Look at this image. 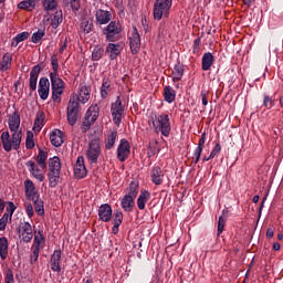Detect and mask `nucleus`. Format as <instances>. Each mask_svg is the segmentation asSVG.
Returning <instances> with one entry per match:
<instances>
[{"mask_svg": "<svg viewBox=\"0 0 283 283\" xmlns=\"http://www.w3.org/2000/svg\"><path fill=\"white\" fill-rule=\"evenodd\" d=\"M149 125L155 127L156 132H160L166 138L171 134V124H169V115L151 113Z\"/></svg>", "mask_w": 283, "mask_h": 283, "instance_id": "1", "label": "nucleus"}, {"mask_svg": "<svg viewBox=\"0 0 283 283\" xmlns=\"http://www.w3.org/2000/svg\"><path fill=\"white\" fill-rule=\"evenodd\" d=\"M21 132L13 133L11 137L10 133L3 132L1 135L3 149H6L7 151H12V149H19V147L21 146Z\"/></svg>", "mask_w": 283, "mask_h": 283, "instance_id": "2", "label": "nucleus"}, {"mask_svg": "<svg viewBox=\"0 0 283 283\" xmlns=\"http://www.w3.org/2000/svg\"><path fill=\"white\" fill-rule=\"evenodd\" d=\"M78 95L73 94L69 101L67 105V120L69 125H76V120H78Z\"/></svg>", "mask_w": 283, "mask_h": 283, "instance_id": "3", "label": "nucleus"}, {"mask_svg": "<svg viewBox=\"0 0 283 283\" xmlns=\"http://www.w3.org/2000/svg\"><path fill=\"white\" fill-rule=\"evenodd\" d=\"M98 156H101V139L95 138L88 143V148L86 150V158L93 164L98 163Z\"/></svg>", "mask_w": 283, "mask_h": 283, "instance_id": "4", "label": "nucleus"}, {"mask_svg": "<svg viewBox=\"0 0 283 283\" xmlns=\"http://www.w3.org/2000/svg\"><path fill=\"white\" fill-rule=\"evenodd\" d=\"M171 2L172 0H156L154 7V17L157 21H160V19H163V14L169 12V10L171 9Z\"/></svg>", "mask_w": 283, "mask_h": 283, "instance_id": "5", "label": "nucleus"}, {"mask_svg": "<svg viewBox=\"0 0 283 283\" xmlns=\"http://www.w3.org/2000/svg\"><path fill=\"white\" fill-rule=\"evenodd\" d=\"M50 77L53 90V101H59V98H61V94H63L65 85L63 84V80L56 76V73H51Z\"/></svg>", "mask_w": 283, "mask_h": 283, "instance_id": "6", "label": "nucleus"}, {"mask_svg": "<svg viewBox=\"0 0 283 283\" xmlns=\"http://www.w3.org/2000/svg\"><path fill=\"white\" fill-rule=\"evenodd\" d=\"M111 112L115 125H120L123 114H125V108L123 107V102L120 101V97H117L116 102L112 104Z\"/></svg>", "mask_w": 283, "mask_h": 283, "instance_id": "7", "label": "nucleus"}, {"mask_svg": "<svg viewBox=\"0 0 283 283\" xmlns=\"http://www.w3.org/2000/svg\"><path fill=\"white\" fill-rule=\"evenodd\" d=\"M129 41L132 54H138V52H140V33H138L136 27H133L129 32Z\"/></svg>", "mask_w": 283, "mask_h": 283, "instance_id": "8", "label": "nucleus"}, {"mask_svg": "<svg viewBox=\"0 0 283 283\" xmlns=\"http://www.w3.org/2000/svg\"><path fill=\"white\" fill-rule=\"evenodd\" d=\"M98 118V105L91 106L83 120L85 129H90V126Z\"/></svg>", "mask_w": 283, "mask_h": 283, "instance_id": "9", "label": "nucleus"}, {"mask_svg": "<svg viewBox=\"0 0 283 283\" xmlns=\"http://www.w3.org/2000/svg\"><path fill=\"white\" fill-rule=\"evenodd\" d=\"M19 235L22 238V242H31L34 234L32 233V226L24 222L19 228Z\"/></svg>", "mask_w": 283, "mask_h": 283, "instance_id": "10", "label": "nucleus"}, {"mask_svg": "<svg viewBox=\"0 0 283 283\" xmlns=\"http://www.w3.org/2000/svg\"><path fill=\"white\" fill-rule=\"evenodd\" d=\"M107 41H114L116 34H120V24L116 21L111 22L105 29Z\"/></svg>", "mask_w": 283, "mask_h": 283, "instance_id": "11", "label": "nucleus"}, {"mask_svg": "<svg viewBox=\"0 0 283 283\" xmlns=\"http://www.w3.org/2000/svg\"><path fill=\"white\" fill-rule=\"evenodd\" d=\"M150 179L154 185H161L165 180V172H163V168L160 166H154L150 170Z\"/></svg>", "mask_w": 283, "mask_h": 283, "instance_id": "12", "label": "nucleus"}, {"mask_svg": "<svg viewBox=\"0 0 283 283\" xmlns=\"http://www.w3.org/2000/svg\"><path fill=\"white\" fill-rule=\"evenodd\" d=\"M74 176L75 178H85L87 176V168H85V158L83 156H80L76 160Z\"/></svg>", "mask_w": 283, "mask_h": 283, "instance_id": "13", "label": "nucleus"}, {"mask_svg": "<svg viewBox=\"0 0 283 283\" xmlns=\"http://www.w3.org/2000/svg\"><path fill=\"white\" fill-rule=\"evenodd\" d=\"M216 63V57L213 56V53L206 52L201 57V69L203 72H209L211 70V66Z\"/></svg>", "mask_w": 283, "mask_h": 283, "instance_id": "14", "label": "nucleus"}, {"mask_svg": "<svg viewBox=\"0 0 283 283\" xmlns=\"http://www.w3.org/2000/svg\"><path fill=\"white\" fill-rule=\"evenodd\" d=\"M127 156H129V142L122 139L117 149V157L123 163L127 159Z\"/></svg>", "mask_w": 283, "mask_h": 283, "instance_id": "15", "label": "nucleus"}, {"mask_svg": "<svg viewBox=\"0 0 283 283\" xmlns=\"http://www.w3.org/2000/svg\"><path fill=\"white\" fill-rule=\"evenodd\" d=\"M39 94L40 98L42 101H45L48 98V95L50 94V80L42 77L39 83Z\"/></svg>", "mask_w": 283, "mask_h": 283, "instance_id": "16", "label": "nucleus"}, {"mask_svg": "<svg viewBox=\"0 0 283 283\" xmlns=\"http://www.w3.org/2000/svg\"><path fill=\"white\" fill-rule=\"evenodd\" d=\"M24 187L28 200H36V198H39V195H36V188H34L32 180L27 179L24 181Z\"/></svg>", "mask_w": 283, "mask_h": 283, "instance_id": "17", "label": "nucleus"}, {"mask_svg": "<svg viewBox=\"0 0 283 283\" xmlns=\"http://www.w3.org/2000/svg\"><path fill=\"white\" fill-rule=\"evenodd\" d=\"M98 216L103 222H109V220H112V207L107 203L102 205L98 210Z\"/></svg>", "mask_w": 283, "mask_h": 283, "instance_id": "18", "label": "nucleus"}, {"mask_svg": "<svg viewBox=\"0 0 283 283\" xmlns=\"http://www.w3.org/2000/svg\"><path fill=\"white\" fill-rule=\"evenodd\" d=\"M172 82L182 81V76H185V64L177 62L172 70Z\"/></svg>", "mask_w": 283, "mask_h": 283, "instance_id": "19", "label": "nucleus"}, {"mask_svg": "<svg viewBox=\"0 0 283 283\" xmlns=\"http://www.w3.org/2000/svg\"><path fill=\"white\" fill-rule=\"evenodd\" d=\"M20 126H21V115H19L18 112H14L9 117V128L11 132L17 133Z\"/></svg>", "mask_w": 283, "mask_h": 283, "instance_id": "20", "label": "nucleus"}, {"mask_svg": "<svg viewBox=\"0 0 283 283\" xmlns=\"http://www.w3.org/2000/svg\"><path fill=\"white\" fill-rule=\"evenodd\" d=\"M41 72V65L38 64L33 66L30 73V88L32 91L36 90V81L39 80V73Z\"/></svg>", "mask_w": 283, "mask_h": 283, "instance_id": "21", "label": "nucleus"}, {"mask_svg": "<svg viewBox=\"0 0 283 283\" xmlns=\"http://www.w3.org/2000/svg\"><path fill=\"white\" fill-rule=\"evenodd\" d=\"M50 140L54 147H61L63 145V132L55 129L51 133Z\"/></svg>", "mask_w": 283, "mask_h": 283, "instance_id": "22", "label": "nucleus"}, {"mask_svg": "<svg viewBox=\"0 0 283 283\" xmlns=\"http://www.w3.org/2000/svg\"><path fill=\"white\" fill-rule=\"evenodd\" d=\"M49 174H61V159L59 157L49 159Z\"/></svg>", "mask_w": 283, "mask_h": 283, "instance_id": "23", "label": "nucleus"}, {"mask_svg": "<svg viewBox=\"0 0 283 283\" xmlns=\"http://www.w3.org/2000/svg\"><path fill=\"white\" fill-rule=\"evenodd\" d=\"M61 261V250H55L53 255L51 256V269L52 271H61V265L60 262Z\"/></svg>", "mask_w": 283, "mask_h": 283, "instance_id": "24", "label": "nucleus"}, {"mask_svg": "<svg viewBox=\"0 0 283 283\" xmlns=\"http://www.w3.org/2000/svg\"><path fill=\"white\" fill-rule=\"evenodd\" d=\"M96 20L102 24L109 23V21H112V13L99 9L96 12Z\"/></svg>", "mask_w": 283, "mask_h": 283, "instance_id": "25", "label": "nucleus"}, {"mask_svg": "<svg viewBox=\"0 0 283 283\" xmlns=\"http://www.w3.org/2000/svg\"><path fill=\"white\" fill-rule=\"evenodd\" d=\"M27 166L30 167L32 176H34L36 180H40V182H43L45 177L43 172H41V169L36 168V164H34V161H28Z\"/></svg>", "mask_w": 283, "mask_h": 283, "instance_id": "26", "label": "nucleus"}, {"mask_svg": "<svg viewBox=\"0 0 283 283\" xmlns=\"http://www.w3.org/2000/svg\"><path fill=\"white\" fill-rule=\"evenodd\" d=\"M164 101L166 103H174L176 101V91L171 86L164 87Z\"/></svg>", "mask_w": 283, "mask_h": 283, "instance_id": "27", "label": "nucleus"}, {"mask_svg": "<svg viewBox=\"0 0 283 283\" xmlns=\"http://www.w3.org/2000/svg\"><path fill=\"white\" fill-rule=\"evenodd\" d=\"M12 67V55L6 53L2 57L0 70L2 72H7V70H10Z\"/></svg>", "mask_w": 283, "mask_h": 283, "instance_id": "28", "label": "nucleus"}, {"mask_svg": "<svg viewBox=\"0 0 283 283\" xmlns=\"http://www.w3.org/2000/svg\"><path fill=\"white\" fill-rule=\"evenodd\" d=\"M44 120H45V113L39 112V113L36 114L35 120H34L33 130H34V132H41V127H43Z\"/></svg>", "mask_w": 283, "mask_h": 283, "instance_id": "29", "label": "nucleus"}, {"mask_svg": "<svg viewBox=\"0 0 283 283\" xmlns=\"http://www.w3.org/2000/svg\"><path fill=\"white\" fill-rule=\"evenodd\" d=\"M122 207L125 211H132L134 208V198L132 196H124L122 199Z\"/></svg>", "mask_w": 283, "mask_h": 283, "instance_id": "30", "label": "nucleus"}, {"mask_svg": "<svg viewBox=\"0 0 283 283\" xmlns=\"http://www.w3.org/2000/svg\"><path fill=\"white\" fill-rule=\"evenodd\" d=\"M0 256L1 260L8 258V239L6 237L0 238Z\"/></svg>", "mask_w": 283, "mask_h": 283, "instance_id": "31", "label": "nucleus"}, {"mask_svg": "<svg viewBox=\"0 0 283 283\" xmlns=\"http://www.w3.org/2000/svg\"><path fill=\"white\" fill-rule=\"evenodd\" d=\"M36 2L34 0H24L18 4V8L20 10H28L29 12H31V10H34Z\"/></svg>", "mask_w": 283, "mask_h": 283, "instance_id": "32", "label": "nucleus"}, {"mask_svg": "<svg viewBox=\"0 0 283 283\" xmlns=\"http://www.w3.org/2000/svg\"><path fill=\"white\" fill-rule=\"evenodd\" d=\"M63 23V11H56L53 19L51 20V25L54 30Z\"/></svg>", "mask_w": 283, "mask_h": 283, "instance_id": "33", "label": "nucleus"}, {"mask_svg": "<svg viewBox=\"0 0 283 283\" xmlns=\"http://www.w3.org/2000/svg\"><path fill=\"white\" fill-rule=\"evenodd\" d=\"M120 46L118 44L109 43L106 52L111 54V59H116L120 54Z\"/></svg>", "mask_w": 283, "mask_h": 283, "instance_id": "34", "label": "nucleus"}, {"mask_svg": "<svg viewBox=\"0 0 283 283\" xmlns=\"http://www.w3.org/2000/svg\"><path fill=\"white\" fill-rule=\"evenodd\" d=\"M81 101V103H87L90 101V87L82 86L80 90V96H77Z\"/></svg>", "mask_w": 283, "mask_h": 283, "instance_id": "35", "label": "nucleus"}, {"mask_svg": "<svg viewBox=\"0 0 283 283\" xmlns=\"http://www.w3.org/2000/svg\"><path fill=\"white\" fill-rule=\"evenodd\" d=\"M45 160H48V153L40 150L39 155L36 156V163L42 169H45L48 167Z\"/></svg>", "mask_w": 283, "mask_h": 283, "instance_id": "36", "label": "nucleus"}, {"mask_svg": "<svg viewBox=\"0 0 283 283\" xmlns=\"http://www.w3.org/2000/svg\"><path fill=\"white\" fill-rule=\"evenodd\" d=\"M32 201H33L34 209H35V212L38 213V216H43V213H45V209L43 207V201L41 199H39V197Z\"/></svg>", "mask_w": 283, "mask_h": 283, "instance_id": "37", "label": "nucleus"}, {"mask_svg": "<svg viewBox=\"0 0 283 283\" xmlns=\"http://www.w3.org/2000/svg\"><path fill=\"white\" fill-rule=\"evenodd\" d=\"M93 25L94 24L92 23V20L84 18L81 23V30H83V32L86 34H90V32H92Z\"/></svg>", "mask_w": 283, "mask_h": 283, "instance_id": "38", "label": "nucleus"}, {"mask_svg": "<svg viewBox=\"0 0 283 283\" xmlns=\"http://www.w3.org/2000/svg\"><path fill=\"white\" fill-rule=\"evenodd\" d=\"M274 106H275V99L270 95H264L263 107H265V109H272V107Z\"/></svg>", "mask_w": 283, "mask_h": 283, "instance_id": "39", "label": "nucleus"}, {"mask_svg": "<svg viewBox=\"0 0 283 283\" xmlns=\"http://www.w3.org/2000/svg\"><path fill=\"white\" fill-rule=\"evenodd\" d=\"M224 224H227V217L221 216L218 220V229H217V235H222V232L224 231Z\"/></svg>", "mask_w": 283, "mask_h": 283, "instance_id": "40", "label": "nucleus"}, {"mask_svg": "<svg viewBox=\"0 0 283 283\" xmlns=\"http://www.w3.org/2000/svg\"><path fill=\"white\" fill-rule=\"evenodd\" d=\"M59 178H61V174L49 172L50 187H56L59 185Z\"/></svg>", "mask_w": 283, "mask_h": 283, "instance_id": "41", "label": "nucleus"}, {"mask_svg": "<svg viewBox=\"0 0 283 283\" xmlns=\"http://www.w3.org/2000/svg\"><path fill=\"white\" fill-rule=\"evenodd\" d=\"M126 196H130L133 199L138 196V182L132 181L129 186V192Z\"/></svg>", "mask_w": 283, "mask_h": 283, "instance_id": "42", "label": "nucleus"}, {"mask_svg": "<svg viewBox=\"0 0 283 283\" xmlns=\"http://www.w3.org/2000/svg\"><path fill=\"white\" fill-rule=\"evenodd\" d=\"M201 156H202V148L196 147L192 154V164L198 165V163H200Z\"/></svg>", "mask_w": 283, "mask_h": 283, "instance_id": "43", "label": "nucleus"}, {"mask_svg": "<svg viewBox=\"0 0 283 283\" xmlns=\"http://www.w3.org/2000/svg\"><path fill=\"white\" fill-rule=\"evenodd\" d=\"M116 136H117V133L116 132H113L108 138H107V142H106V149H112L114 147V143H116Z\"/></svg>", "mask_w": 283, "mask_h": 283, "instance_id": "44", "label": "nucleus"}, {"mask_svg": "<svg viewBox=\"0 0 283 283\" xmlns=\"http://www.w3.org/2000/svg\"><path fill=\"white\" fill-rule=\"evenodd\" d=\"M34 134L32 132L27 133V149H34Z\"/></svg>", "mask_w": 283, "mask_h": 283, "instance_id": "45", "label": "nucleus"}, {"mask_svg": "<svg viewBox=\"0 0 283 283\" xmlns=\"http://www.w3.org/2000/svg\"><path fill=\"white\" fill-rule=\"evenodd\" d=\"M28 36H30V33H28V32H22V33L18 34L14 38L15 44H14V42H12V45H14V46L19 45V43H21V41H25V39H28Z\"/></svg>", "mask_w": 283, "mask_h": 283, "instance_id": "46", "label": "nucleus"}, {"mask_svg": "<svg viewBox=\"0 0 283 283\" xmlns=\"http://www.w3.org/2000/svg\"><path fill=\"white\" fill-rule=\"evenodd\" d=\"M44 10H56V0H44Z\"/></svg>", "mask_w": 283, "mask_h": 283, "instance_id": "47", "label": "nucleus"}, {"mask_svg": "<svg viewBox=\"0 0 283 283\" xmlns=\"http://www.w3.org/2000/svg\"><path fill=\"white\" fill-rule=\"evenodd\" d=\"M103 49L98 48L95 49L92 53V59L93 61H101V59L103 57Z\"/></svg>", "mask_w": 283, "mask_h": 283, "instance_id": "48", "label": "nucleus"}, {"mask_svg": "<svg viewBox=\"0 0 283 283\" xmlns=\"http://www.w3.org/2000/svg\"><path fill=\"white\" fill-rule=\"evenodd\" d=\"M200 43H202V39L200 36L195 39L193 45H192V53L193 54H198V52H200Z\"/></svg>", "mask_w": 283, "mask_h": 283, "instance_id": "49", "label": "nucleus"}, {"mask_svg": "<svg viewBox=\"0 0 283 283\" xmlns=\"http://www.w3.org/2000/svg\"><path fill=\"white\" fill-rule=\"evenodd\" d=\"M64 6H70L72 10H78V0H63Z\"/></svg>", "mask_w": 283, "mask_h": 283, "instance_id": "50", "label": "nucleus"}, {"mask_svg": "<svg viewBox=\"0 0 283 283\" xmlns=\"http://www.w3.org/2000/svg\"><path fill=\"white\" fill-rule=\"evenodd\" d=\"M221 151L222 146H220V143H217L210 153V158H214V156H218V154H220Z\"/></svg>", "mask_w": 283, "mask_h": 283, "instance_id": "51", "label": "nucleus"}, {"mask_svg": "<svg viewBox=\"0 0 283 283\" xmlns=\"http://www.w3.org/2000/svg\"><path fill=\"white\" fill-rule=\"evenodd\" d=\"M51 65L53 67V74H56V72H59V57H56V55H52Z\"/></svg>", "mask_w": 283, "mask_h": 283, "instance_id": "52", "label": "nucleus"}, {"mask_svg": "<svg viewBox=\"0 0 283 283\" xmlns=\"http://www.w3.org/2000/svg\"><path fill=\"white\" fill-rule=\"evenodd\" d=\"M207 94H209V91H207L206 88H202L200 92V97H201L202 105H205V107L209 105V101L207 99Z\"/></svg>", "mask_w": 283, "mask_h": 283, "instance_id": "53", "label": "nucleus"}, {"mask_svg": "<svg viewBox=\"0 0 283 283\" xmlns=\"http://www.w3.org/2000/svg\"><path fill=\"white\" fill-rule=\"evenodd\" d=\"M39 235H35L34 238L33 249H39V247H41V241L43 240V232L39 231Z\"/></svg>", "mask_w": 283, "mask_h": 283, "instance_id": "54", "label": "nucleus"}, {"mask_svg": "<svg viewBox=\"0 0 283 283\" xmlns=\"http://www.w3.org/2000/svg\"><path fill=\"white\" fill-rule=\"evenodd\" d=\"M205 143H207V133L201 134V137L199 138L197 148L205 149Z\"/></svg>", "mask_w": 283, "mask_h": 283, "instance_id": "55", "label": "nucleus"}, {"mask_svg": "<svg viewBox=\"0 0 283 283\" xmlns=\"http://www.w3.org/2000/svg\"><path fill=\"white\" fill-rule=\"evenodd\" d=\"M43 36H45V32H36L33 33L32 35V42L33 43H39L41 41V39H43Z\"/></svg>", "mask_w": 283, "mask_h": 283, "instance_id": "56", "label": "nucleus"}, {"mask_svg": "<svg viewBox=\"0 0 283 283\" xmlns=\"http://www.w3.org/2000/svg\"><path fill=\"white\" fill-rule=\"evenodd\" d=\"M122 222H123V212H116L114 218V224H116V227H120Z\"/></svg>", "mask_w": 283, "mask_h": 283, "instance_id": "57", "label": "nucleus"}, {"mask_svg": "<svg viewBox=\"0 0 283 283\" xmlns=\"http://www.w3.org/2000/svg\"><path fill=\"white\" fill-rule=\"evenodd\" d=\"M156 145H157V143H150L148 145V149H149L148 156H149V158H151V156L156 155Z\"/></svg>", "mask_w": 283, "mask_h": 283, "instance_id": "58", "label": "nucleus"}, {"mask_svg": "<svg viewBox=\"0 0 283 283\" xmlns=\"http://www.w3.org/2000/svg\"><path fill=\"white\" fill-rule=\"evenodd\" d=\"M39 260V248H34L33 253L31 255V264H34Z\"/></svg>", "mask_w": 283, "mask_h": 283, "instance_id": "59", "label": "nucleus"}, {"mask_svg": "<svg viewBox=\"0 0 283 283\" xmlns=\"http://www.w3.org/2000/svg\"><path fill=\"white\" fill-rule=\"evenodd\" d=\"M149 198H151V195L149 193V191L144 190L143 191V207L145 208V202H147L149 200Z\"/></svg>", "mask_w": 283, "mask_h": 283, "instance_id": "60", "label": "nucleus"}, {"mask_svg": "<svg viewBox=\"0 0 283 283\" xmlns=\"http://www.w3.org/2000/svg\"><path fill=\"white\" fill-rule=\"evenodd\" d=\"M25 209L29 218H32V216H34V208L32 207V203H27Z\"/></svg>", "mask_w": 283, "mask_h": 283, "instance_id": "61", "label": "nucleus"}, {"mask_svg": "<svg viewBox=\"0 0 283 283\" xmlns=\"http://www.w3.org/2000/svg\"><path fill=\"white\" fill-rule=\"evenodd\" d=\"M7 283H13L14 282V274L10 270L7 271V276H6Z\"/></svg>", "mask_w": 283, "mask_h": 283, "instance_id": "62", "label": "nucleus"}, {"mask_svg": "<svg viewBox=\"0 0 283 283\" xmlns=\"http://www.w3.org/2000/svg\"><path fill=\"white\" fill-rule=\"evenodd\" d=\"M15 209H17V207L14 206V203L9 202V207L7 208V211L10 213V216H12V213H14Z\"/></svg>", "mask_w": 283, "mask_h": 283, "instance_id": "63", "label": "nucleus"}, {"mask_svg": "<svg viewBox=\"0 0 283 283\" xmlns=\"http://www.w3.org/2000/svg\"><path fill=\"white\" fill-rule=\"evenodd\" d=\"M273 235H274L273 229H272V228H269V229L266 230V238H269V239L271 240V238H273Z\"/></svg>", "mask_w": 283, "mask_h": 283, "instance_id": "64", "label": "nucleus"}]
</instances>
